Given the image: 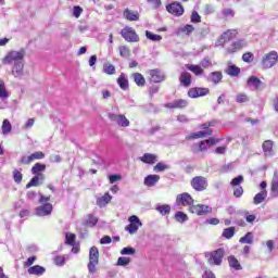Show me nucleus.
Instances as JSON below:
<instances>
[{
	"mask_svg": "<svg viewBox=\"0 0 278 278\" xmlns=\"http://www.w3.org/2000/svg\"><path fill=\"white\" fill-rule=\"evenodd\" d=\"M179 84L184 88H190V86H192V74H190L189 72H186V71L182 72L179 75Z\"/></svg>",
	"mask_w": 278,
	"mask_h": 278,
	"instance_id": "nucleus-19",
	"label": "nucleus"
},
{
	"mask_svg": "<svg viewBox=\"0 0 278 278\" xmlns=\"http://www.w3.org/2000/svg\"><path fill=\"white\" fill-rule=\"evenodd\" d=\"M109 118L110 121H112V123H116L118 127H129V119H127V117L123 114L117 115L114 113H110Z\"/></svg>",
	"mask_w": 278,
	"mask_h": 278,
	"instance_id": "nucleus-13",
	"label": "nucleus"
},
{
	"mask_svg": "<svg viewBox=\"0 0 278 278\" xmlns=\"http://www.w3.org/2000/svg\"><path fill=\"white\" fill-rule=\"evenodd\" d=\"M121 255H136V249L127 247L121 250Z\"/></svg>",
	"mask_w": 278,
	"mask_h": 278,
	"instance_id": "nucleus-58",
	"label": "nucleus"
},
{
	"mask_svg": "<svg viewBox=\"0 0 278 278\" xmlns=\"http://www.w3.org/2000/svg\"><path fill=\"white\" fill-rule=\"evenodd\" d=\"M200 66L202 68H210V66H212V60H210V58H204L201 62H200Z\"/></svg>",
	"mask_w": 278,
	"mask_h": 278,
	"instance_id": "nucleus-63",
	"label": "nucleus"
},
{
	"mask_svg": "<svg viewBox=\"0 0 278 278\" xmlns=\"http://www.w3.org/2000/svg\"><path fill=\"white\" fill-rule=\"evenodd\" d=\"M98 265H99V248L93 245L90 248L89 263L87 265V268L90 275H94V273H97Z\"/></svg>",
	"mask_w": 278,
	"mask_h": 278,
	"instance_id": "nucleus-1",
	"label": "nucleus"
},
{
	"mask_svg": "<svg viewBox=\"0 0 278 278\" xmlns=\"http://www.w3.org/2000/svg\"><path fill=\"white\" fill-rule=\"evenodd\" d=\"M129 225L125 227V231H128V233L134 235L138 232V229L142 227V222H140V218L136 215H131L128 218Z\"/></svg>",
	"mask_w": 278,
	"mask_h": 278,
	"instance_id": "nucleus-9",
	"label": "nucleus"
},
{
	"mask_svg": "<svg viewBox=\"0 0 278 278\" xmlns=\"http://www.w3.org/2000/svg\"><path fill=\"white\" fill-rule=\"evenodd\" d=\"M83 13H84V9L81 7L75 5L73 8V16H75V18H79Z\"/></svg>",
	"mask_w": 278,
	"mask_h": 278,
	"instance_id": "nucleus-60",
	"label": "nucleus"
},
{
	"mask_svg": "<svg viewBox=\"0 0 278 278\" xmlns=\"http://www.w3.org/2000/svg\"><path fill=\"white\" fill-rule=\"evenodd\" d=\"M117 85L119 86L121 90H129V78H127V74L121 73L117 78Z\"/></svg>",
	"mask_w": 278,
	"mask_h": 278,
	"instance_id": "nucleus-22",
	"label": "nucleus"
},
{
	"mask_svg": "<svg viewBox=\"0 0 278 278\" xmlns=\"http://www.w3.org/2000/svg\"><path fill=\"white\" fill-rule=\"evenodd\" d=\"M13 179L15 184H21L23 181V174L18 169L13 170Z\"/></svg>",
	"mask_w": 278,
	"mask_h": 278,
	"instance_id": "nucleus-56",
	"label": "nucleus"
},
{
	"mask_svg": "<svg viewBox=\"0 0 278 278\" xmlns=\"http://www.w3.org/2000/svg\"><path fill=\"white\" fill-rule=\"evenodd\" d=\"M253 232H247L243 237L239 239L240 244H253L254 240Z\"/></svg>",
	"mask_w": 278,
	"mask_h": 278,
	"instance_id": "nucleus-38",
	"label": "nucleus"
},
{
	"mask_svg": "<svg viewBox=\"0 0 278 278\" xmlns=\"http://www.w3.org/2000/svg\"><path fill=\"white\" fill-rule=\"evenodd\" d=\"M271 192L278 197V180H273L271 181Z\"/></svg>",
	"mask_w": 278,
	"mask_h": 278,
	"instance_id": "nucleus-64",
	"label": "nucleus"
},
{
	"mask_svg": "<svg viewBox=\"0 0 278 278\" xmlns=\"http://www.w3.org/2000/svg\"><path fill=\"white\" fill-rule=\"evenodd\" d=\"M121 58H130L131 50L127 46H119L118 47Z\"/></svg>",
	"mask_w": 278,
	"mask_h": 278,
	"instance_id": "nucleus-44",
	"label": "nucleus"
},
{
	"mask_svg": "<svg viewBox=\"0 0 278 278\" xmlns=\"http://www.w3.org/2000/svg\"><path fill=\"white\" fill-rule=\"evenodd\" d=\"M222 236L226 238V240H231L233 236H236V227L231 226L223 230Z\"/></svg>",
	"mask_w": 278,
	"mask_h": 278,
	"instance_id": "nucleus-40",
	"label": "nucleus"
},
{
	"mask_svg": "<svg viewBox=\"0 0 278 278\" xmlns=\"http://www.w3.org/2000/svg\"><path fill=\"white\" fill-rule=\"evenodd\" d=\"M207 136H212V130L206 131H198L192 132L191 135L186 136V140H199V138H205Z\"/></svg>",
	"mask_w": 278,
	"mask_h": 278,
	"instance_id": "nucleus-32",
	"label": "nucleus"
},
{
	"mask_svg": "<svg viewBox=\"0 0 278 278\" xmlns=\"http://www.w3.org/2000/svg\"><path fill=\"white\" fill-rule=\"evenodd\" d=\"M188 210L190 214H195V216H206V214L212 213V208L205 204H193Z\"/></svg>",
	"mask_w": 278,
	"mask_h": 278,
	"instance_id": "nucleus-10",
	"label": "nucleus"
},
{
	"mask_svg": "<svg viewBox=\"0 0 278 278\" xmlns=\"http://www.w3.org/2000/svg\"><path fill=\"white\" fill-rule=\"evenodd\" d=\"M263 84L264 83H262L261 79L257 78V76H250L248 78V86H253L255 90H260Z\"/></svg>",
	"mask_w": 278,
	"mask_h": 278,
	"instance_id": "nucleus-35",
	"label": "nucleus"
},
{
	"mask_svg": "<svg viewBox=\"0 0 278 278\" xmlns=\"http://www.w3.org/2000/svg\"><path fill=\"white\" fill-rule=\"evenodd\" d=\"M236 101L237 103H249V96L247 93H238Z\"/></svg>",
	"mask_w": 278,
	"mask_h": 278,
	"instance_id": "nucleus-53",
	"label": "nucleus"
},
{
	"mask_svg": "<svg viewBox=\"0 0 278 278\" xmlns=\"http://www.w3.org/2000/svg\"><path fill=\"white\" fill-rule=\"evenodd\" d=\"M244 47H247V41H244L243 39H239L237 41H233L229 48L227 49L228 53H236V51H240L242 49H244Z\"/></svg>",
	"mask_w": 278,
	"mask_h": 278,
	"instance_id": "nucleus-20",
	"label": "nucleus"
},
{
	"mask_svg": "<svg viewBox=\"0 0 278 278\" xmlns=\"http://www.w3.org/2000/svg\"><path fill=\"white\" fill-rule=\"evenodd\" d=\"M103 73H105V75H115L116 67L112 63H104L103 64Z\"/></svg>",
	"mask_w": 278,
	"mask_h": 278,
	"instance_id": "nucleus-42",
	"label": "nucleus"
},
{
	"mask_svg": "<svg viewBox=\"0 0 278 278\" xmlns=\"http://www.w3.org/2000/svg\"><path fill=\"white\" fill-rule=\"evenodd\" d=\"M131 78L139 88H144L147 85V79L141 73H134Z\"/></svg>",
	"mask_w": 278,
	"mask_h": 278,
	"instance_id": "nucleus-27",
	"label": "nucleus"
},
{
	"mask_svg": "<svg viewBox=\"0 0 278 278\" xmlns=\"http://www.w3.org/2000/svg\"><path fill=\"white\" fill-rule=\"evenodd\" d=\"M121 36L126 42H140V36L132 27L126 26L121 30Z\"/></svg>",
	"mask_w": 278,
	"mask_h": 278,
	"instance_id": "nucleus-5",
	"label": "nucleus"
},
{
	"mask_svg": "<svg viewBox=\"0 0 278 278\" xmlns=\"http://www.w3.org/2000/svg\"><path fill=\"white\" fill-rule=\"evenodd\" d=\"M124 17L127 21H140V14L137 11H131L129 9L124 11Z\"/></svg>",
	"mask_w": 278,
	"mask_h": 278,
	"instance_id": "nucleus-33",
	"label": "nucleus"
},
{
	"mask_svg": "<svg viewBox=\"0 0 278 278\" xmlns=\"http://www.w3.org/2000/svg\"><path fill=\"white\" fill-rule=\"evenodd\" d=\"M207 81H211L212 84L217 86V84H220V81H223V72H212L207 77Z\"/></svg>",
	"mask_w": 278,
	"mask_h": 278,
	"instance_id": "nucleus-28",
	"label": "nucleus"
},
{
	"mask_svg": "<svg viewBox=\"0 0 278 278\" xmlns=\"http://www.w3.org/2000/svg\"><path fill=\"white\" fill-rule=\"evenodd\" d=\"M140 162L143 164H155L157 162V155L151 153H144L142 156L139 157Z\"/></svg>",
	"mask_w": 278,
	"mask_h": 278,
	"instance_id": "nucleus-30",
	"label": "nucleus"
},
{
	"mask_svg": "<svg viewBox=\"0 0 278 278\" xmlns=\"http://www.w3.org/2000/svg\"><path fill=\"white\" fill-rule=\"evenodd\" d=\"M130 262H131V258L125 257V256H121L117 260V266H129Z\"/></svg>",
	"mask_w": 278,
	"mask_h": 278,
	"instance_id": "nucleus-57",
	"label": "nucleus"
},
{
	"mask_svg": "<svg viewBox=\"0 0 278 278\" xmlns=\"http://www.w3.org/2000/svg\"><path fill=\"white\" fill-rule=\"evenodd\" d=\"M37 216H51V213L53 212V204L52 203H45L41 206H38L36 210Z\"/></svg>",
	"mask_w": 278,
	"mask_h": 278,
	"instance_id": "nucleus-17",
	"label": "nucleus"
},
{
	"mask_svg": "<svg viewBox=\"0 0 278 278\" xmlns=\"http://www.w3.org/2000/svg\"><path fill=\"white\" fill-rule=\"evenodd\" d=\"M96 203L98 207H105V205L112 203V195L110 192H105L102 197L97 199Z\"/></svg>",
	"mask_w": 278,
	"mask_h": 278,
	"instance_id": "nucleus-21",
	"label": "nucleus"
},
{
	"mask_svg": "<svg viewBox=\"0 0 278 278\" xmlns=\"http://www.w3.org/2000/svg\"><path fill=\"white\" fill-rule=\"evenodd\" d=\"M266 197H268L267 190H262L261 192L256 193L253 198L254 205H260V203H264V201H266Z\"/></svg>",
	"mask_w": 278,
	"mask_h": 278,
	"instance_id": "nucleus-31",
	"label": "nucleus"
},
{
	"mask_svg": "<svg viewBox=\"0 0 278 278\" xmlns=\"http://www.w3.org/2000/svg\"><path fill=\"white\" fill-rule=\"evenodd\" d=\"M55 266H64L66 264V258L62 255H58L53 258Z\"/></svg>",
	"mask_w": 278,
	"mask_h": 278,
	"instance_id": "nucleus-55",
	"label": "nucleus"
},
{
	"mask_svg": "<svg viewBox=\"0 0 278 278\" xmlns=\"http://www.w3.org/2000/svg\"><path fill=\"white\" fill-rule=\"evenodd\" d=\"M243 194H244V188H242V186L235 187L233 197H236V199H240V197H242Z\"/></svg>",
	"mask_w": 278,
	"mask_h": 278,
	"instance_id": "nucleus-59",
	"label": "nucleus"
},
{
	"mask_svg": "<svg viewBox=\"0 0 278 278\" xmlns=\"http://www.w3.org/2000/svg\"><path fill=\"white\" fill-rule=\"evenodd\" d=\"M36 160H45V152L37 151L28 156H23L20 160V164L29 165V164H31V162H36Z\"/></svg>",
	"mask_w": 278,
	"mask_h": 278,
	"instance_id": "nucleus-14",
	"label": "nucleus"
},
{
	"mask_svg": "<svg viewBox=\"0 0 278 278\" xmlns=\"http://www.w3.org/2000/svg\"><path fill=\"white\" fill-rule=\"evenodd\" d=\"M207 94H210V88L205 87H192L188 90L190 99H199V97H207Z\"/></svg>",
	"mask_w": 278,
	"mask_h": 278,
	"instance_id": "nucleus-12",
	"label": "nucleus"
},
{
	"mask_svg": "<svg viewBox=\"0 0 278 278\" xmlns=\"http://www.w3.org/2000/svg\"><path fill=\"white\" fill-rule=\"evenodd\" d=\"M27 273L28 275H36L37 277H41V275H45V273H47V268L40 265H34L27 269Z\"/></svg>",
	"mask_w": 278,
	"mask_h": 278,
	"instance_id": "nucleus-24",
	"label": "nucleus"
},
{
	"mask_svg": "<svg viewBox=\"0 0 278 278\" xmlns=\"http://www.w3.org/2000/svg\"><path fill=\"white\" fill-rule=\"evenodd\" d=\"M2 134L4 136H8V134H11L12 132V124L10 123L9 119H3L2 122Z\"/></svg>",
	"mask_w": 278,
	"mask_h": 278,
	"instance_id": "nucleus-43",
	"label": "nucleus"
},
{
	"mask_svg": "<svg viewBox=\"0 0 278 278\" xmlns=\"http://www.w3.org/2000/svg\"><path fill=\"white\" fill-rule=\"evenodd\" d=\"M45 170H47V165L46 164H42V163H36L33 167H31V173L35 175V176H38V175H45Z\"/></svg>",
	"mask_w": 278,
	"mask_h": 278,
	"instance_id": "nucleus-34",
	"label": "nucleus"
},
{
	"mask_svg": "<svg viewBox=\"0 0 278 278\" xmlns=\"http://www.w3.org/2000/svg\"><path fill=\"white\" fill-rule=\"evenodd\" d=\"M165 8L168 14H172V16H184V12H186L184 5L177 1L166 4Z\"/></svg>",
	"mask_w": 278,
	"mask_h": 278,
	"instance_id": "nucleus-8",
	"label": "nucleus"
},
{
	"mask_svg": "<svg viewBox=\"0 0 278 278\" xmlns=\"http://www.w3.org/2000/svg\"><path fill=\"white\" fill-rule=\"evenodd\" d=\"M273 147H275V142H273V140H265L262 144V149L266 155L273 153Z\"/></svg>",
	"mask_w": 278,
	"mask_h": 278,
	"instance_id": "nucleus-37",
	"label": "nucleus"
},
{
	"mask_svg": "<svg viewBox=\"0 0 278 278\" xmlns=\"http://www.w3.org/2000/svg\"><path fill=\"white\" fill-rule=\"evenodd\" d=\"M156 210L162 214V216H166V214H170V205L163 204L156 207Z\"/></svg>",
	"mask_w": 278,
	"mask_h": 278,
	"instance_id": "nucleus-51",
	"label": "nucleus"
},
{
	"mask_svg": "<svg viewBox=\"0 0 278 278\" xmlns=\"http://www.w3.org/2000/svg\"><path fill=\"white\" fill-rule=\"evenodd\" d=\"M175 218L177 223H186L188 220V215L181 211L176 212Z\"/></svg>",
	"mask_w": 278,
	"mask_h": 278,
	"instance_id": "nucleus-50",
	"label": "nucleus"
},
{
	"mask_svg": "<svg viewBox=\"0 0 278 278\" xmlns=\"http://www.w3.org/2000/svg\"><path fill=\"white\" fill-rule=\"evenodd\" d=\"M176 205H181L182 207H192L194 205V198L188 192L179 193L176 197Z\"/></svg>",
	"mask_w": 278,
	"mask_h": 278,
	"instance_id": "nucleus-6",
	"label": "nucleus"
},
{
	"mask_svg": "<svg viewBox=\"0 0 278 278\" xmlns=\"http://www.w3.org/2000/svg\"><path fill=\"white\" fill-rule=\"evenodd\" d=\"M42 181H45V175H38V176L35 175L26 185V189L28 190V188L38 187Z\"/></svg>",
	"mask_w": 278,
	"mask_h": 278,
	"instance_id": "nucleus-29",
	"label": "nucleus"
},
{
	"mask_svg": "<svg viewBox=\"0 0 278 278\" xmlns=\"http://www.w3.org/2000/svg\"><path fill=\"white\" fill-rule=\"evenodd\" d=\"M179 30L180 34H184L185 36H190L192 31H194V27L192 26V24H187L182 26Z\"/></svg>",
	"mask_w": 278,
	"mask_h": 278,
	"instance_id": "nucleus-47",
	"label": "nucleus"
},
{
	"mask_svg": "<svg viewBox=\"0 0 278 278\" xmlns=\"http://www.w3.org/2000/svg\"><path fill=\"white\" fill-rule=\"evenodd\" d=\"M148 75L150 76V81L153 84H162V81L166 80V74L160 68L150 70Z\"/></svg>",
	"mask_w": 278,
	"mask_h": 278,
	"instance_id": "nucleus-11",
	"label": "nucleus"
},
{
	"mask_svg": "<svg viewBox=\"0 0 278 278\" xmlns=\"http://www.w3.org/2000/svg\"><path fill=\"white\" fill-rule=\"evenodd\" d=\"M228 264L229 267L235 268V270H242V265H240V262L233 255L228 257Z\"/></svg>",
	"mask_w": 278,
	"mask_h": 278,
	"instance_id": "nucleus-36",
	"label": "nucleus"
},
{
	"mask_svg": "<svg viewBox=\"0 0 278 278\" xmlns=\"http://www.w3.org/2000/svg\"><path fill=\"white\" fill-rule=\"evenodd\" d=\"M210 146L207 144L206 140L200 141L199 143H193L191 146V153H193V155H199V153H203L204 151H207V148Z\"/></svg>",
	"mask_w": 278,
	"mask_h": 278,
	"instance_id": "nucleus-18",
	"label": "nucleus"
},
{
	"mask_svg": "<svg viewBox=\"0 0 278 278\" xmlns=\"http://www.w3.org/2000/svg\"><path fill=\"white\" fill-rule=\"evenodd\" d=\"M75 240H77V236L75 233L67 232L65 235V244L70 247H75Z\"/></svg>",
	"mask_w": 278,
	"mask_h": 278,
	"instance_id": "nucleus-45",
	"label": "nucleus"
},
{
	"mask_svg": "<svg viewBox=\"0 0 278 278\" xmlns=\"http://www.w3.org/2000/svg\"><path fill=\"white\" fill-rule=\"evenodd\" d=\"M190 186L195 192H205L207 190V178L204 176H194L191 181Z\"/></svg>",
	"mask_w": 278,
	"mask_h": 278,
	"instance_id": "nucleus-4",
	"label": "nucleus"
},
{
	"mask_svg": "<svg viewBox=\"0 0 278 278\" xmlns=\"http://www.w3.org/2000/svg\"><path fill=\"white\" fill-rule=\"evenodd\" d=\"M244 182V176L239 175L235 178H232V180L230 181V186H232V188H238V186H240V184Z\"/></svg>",
	"mask_w": 278,
	"mask_h": 278,
	"instance_id": "nucleus-48",
	"label": "nucleus"
},
{
	"mask_svg": "<svg viewBox=\"0 0 278 278\" xmlns=\"http://www.w3.org/2000/svg\"><path fill=\"white\" fill-rule=\"evenodd\" d=\"M226 74L230 77H238V75H240V67L236 65H229L226 70Z\"/></svg>",
	"mask_w": 278,
	"mask_h": 278,
	"instance_id": "nucleus-41",
	"label": "nucleus"
},
{
	"mask_svg": "<svg viewBox=\"0 0 278 278\" xmlns=\"http://www.w3.org/2000/svg\"><path fill=\"white\" fill-rule=\"evenodd\" d=\"M185 66H186L187 71H190L191 73H193V75H195V77H201V75H203L205 73V70H203L201 65L186 64Z\"/></svg>",
	"mask_w": 278,
	"mask_h": 278,
	"instance_id": "nucleus-23",
	"label": "nucleus"
},
{
	"mask_svg": "<svg viewBox=\"0 0 278 278\" xmlns=\"http://www.w3.org/2000/svg\"><path fill=\"white\" fill-rule=\"evenodd\" d=\"M159 181H160V175L154 174V175H148L144 178L143 184L148 188H153V186H155Z\"/></svg>",
	"mask_w": 278,
	"mask_h": 278,
	"instance_id": "nucleus-26",
	"label": "nucleus"
},
{
	"mask_svg": "<svg viewBox=\"0 0 278 278\" xmlns=\"http://www.w3.org/2000/svg\"><path fill=\"white\" fill-rule=\"evenodd\" d=\"M243 62L251 64L255 60V55L252 52H244L242 55Z\"/></svg>",
	"mask_w": 278,
	"mask_h": 278,
	"instance_id": "nucleus-52",
	"label": "nucleus"
},
{
	"mask_svg": "<svg viewBox=\"0 0 278 278\" xmlns=\"http://www.w3.org/2000/svg\"><path fill=\"white\" fill-rule=\"evenodd\" d=\"M168 168H169L168 165L160 162L153 167V170H154V173H164V170H168Z\"/></svg>",
	"mask_w": 278,
	"mask_h": 278,
	"instance_id": "nucleus-49",
	"label": "nucleus"
},
{
	"mask_svg": "<svg viewBox=\"0 0 278 278\" xmlns=\"http://www.w3.org/2000/svg\"><path fill=\"white\" fill-rule=\"evenodd\" d=\"M223 257H225V249L219 248L211 252L208 257V264L213 266H220V264H223Z\"/></svg>",
	"mask_w": 278,
	"mask_h": 278,
	"instance_id": "nucleus-7",
	"label": "nucleus"
},
{
	"mask_svg": "<svg viewBox=\"0 0 278 278\" xmlns=\"http://www.w3.org/2000/svg\"><path fill=\"white\" fill-rule=\"evenodd\" d=\"M25 60V50L20 51H10L7 55L2 59L3 64H16V62H23Z\"/></svg>",
	"mask_w": 278,
	"mask_h": 278,
	"instance_id": "nucleus-3",
	"label": "nucleus"
},
{
	"mask_svg": "<svg viewBox=\"0 0 278 278\" xmlns=\"http://www.w3.org/2000/svg\"><path fill=\"white\" fill-rule=\"evenodd\" d=\"M147 2L153 8V10H157L162 7V0H147Z\"/></svg>",
	"mask_w": 278,
	"mask_h": 278,
	"instance_id": "nucleus-62",
	"label": "nucleus"
},
{
	"mask_svg": "<svg viewBox=\"0 0 278 278\" xmlns=\"http://www.w3.org/2000/svg\"><path fill=\"white\" fill-rule=\"evenodd\" d=\"M191 23H201V15H199V12L192 11L191 16H190Z\"/></svg>",
	"mask_w": 278,
	"mask_h": 278,
	"instance_id": "nucleus-61",
	"label": "nucleus"
},
{
	"mask_svg": "<svg viewBox=\"0 0 278 278\" xmlns=\"http://www.w3.org/2000/svg\"><path fill=\"white\" fill-rule=\"evenodd\" d=\"M233 38H238V29H228L220 35L217 42L219 45H225V42H229L230 40H233Z\"/></svg>",
	"mask_w": 278,
	"mask_h": 278,
	"instance_id": "nucleus-15",
	"label": "nucleus"
},
{
	"mask_svg": "<svg viewBox=\"0 0 278 278\" xmlns=\"http://www.w3.org/2000/svg\"><path fill=\"white\" fill-rule=\"evenodd\" d=\"M277 63H278V53L275 50L264 54V56L261 60L262 67L265 71L268 68H273V66H277Z\"/></svg>",
	"mask_w": 278,
	"mask_h": 278,
	"instance_id": "nucleus-2",
	"label": "nucleus"
},
{
	"mask_svg": "<svg viewBox=\"0 0 278 278\" xmlns=\"http://www.w3.org/2000/svg\"><path fill=\"white\" fill-rule=\"evenodd\" d=\"M9 98H10V93L5 88V83L3 80H0V99L1 101H5V99H9Z\"/></svg>",
	"mask_w": 278,
	"mask_h": 278,
	"instance_id": "nucleus-39",
	"label": "nucleus"
},
{
	"mask_svg": "<svg viewBox=\"0 0 278 278\" xmlns=\"http://www.w3.org/2000/svg\"><path fill=\"white\" fill-rule=\"evenodd\" d=\"M24 68H25V64L23 63V61L14 63L12 68V75H14V77H17V78L23 77Z\"/></svg>",
	"mask_w": 278,
	"mask_h": 278,
	"instance_id": "nucleus-25",
	"label": "nucleus"
},
{
	"mask_svg": "<svg viewBox=\"0 0 278 278\" xmlns=\"http://www.w3.org/2000/svg\"><path fill=\"white\" fill-rule=\"evenodd\" d=\"M165 108L167 110H184V108H188V100L186 99L174 100L173 102L166 103Z\"/></svg>",
	"mask_w": 278,
	"mask_h": 278,
	"instance_id": "nucleus-16",
	"label": "nucleus"
},
{
	"mask_svg": "<svg viewBox=\"0 0 278 278\" xmlns=\"http://www.w3.org/2000/svg\"><path fill=\"white\" fill-rule=\"evenodd\" d=\"M146 38H148V40H151L152 42H160V40H162L161 35H155L150 30H146Z\"/></svg>",
	"mask_w": 278,
	"mask_h": 278,
	"instance_id": "nucleus-46",
	"label": "nucleus"
},
{
	"mask_svg": "<svg viewBox=\"0 0 278 278\" xmlns=\"http://www.w3.org/2000/svg\"><path fill=\"white\" fill-rule=\"evenodd\" d=\"M222 14L224 16V18H233L236 16V11H233V9H224L222 11Z\"/></svg>",
	"mask_w": 278,
	"mask_h": 278,
	"instance_id": "nucleus-54",
	"label": "nucleus"
}]
</instances>
